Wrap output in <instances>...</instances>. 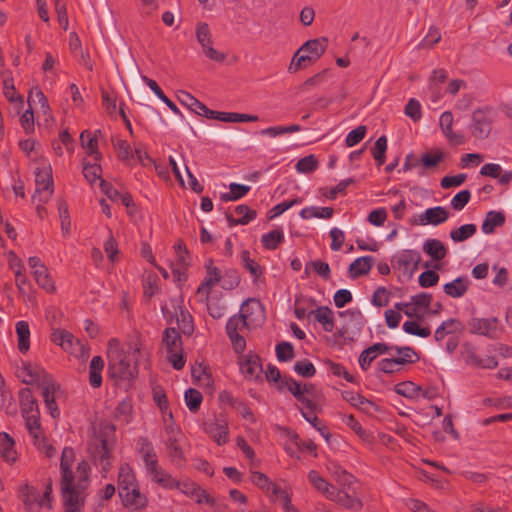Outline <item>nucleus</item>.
Wrapping results in <instances>:
<instances>
[{"label": "nucleus", "instance_id": "obj_35", "mask_svg": "<svg viewBox=\"0 0 512 512\" xmlns=\"http://www.w3.org/2000/svg\"><path fill=\"white\" fill-rule=\"evenodd\" d=\"M505 222V215L501 211H489L483 220L481 229L484 234H492L497 227Z\"/></svg>", "mask_w": 512, "mask_h": 512}, {"label": "nucleus", "instance_id": "obj_30", "mask_svg": "<svg viewBox=\"0 0 512 512\" xmlns=\"http://www.w3.org/2000/svg\"><path fill=\"white\" fill-rule=\"evenodd\" d=\"M15 442L13 438L6 432L0 433V456L9 463H13L17 459L15 450Z\"/></svg>", "mask_w": 512, "mask_h": 512}, {"label": "nucleus", "instance_id": "obj_5", "mask_svg": "<svg viewBox=\"0 0 512 512\" xmlns=\"http://www.w3.org/2000/svg\"><path fill=\"white\" fill-rule=\"evenodd\" d=\"M328 40L325 37L306 41L293 55L288 71L295 73L301 69L306 62H313L319 59L326 51Z\"/></svg>", "mask_w": 512, "mask_h": 512}, {"label": "nucleus", "instance_id": "obj_16", "mask_svg": "<svg viewBox=\"0 0 512 512\" xmlns=\"http://www.w3.org/2000/svg\"><path fill=\"white\" fill-rule=\"evenodd\" d=\"M245 328H248V324L245 322L241 314L232 316L226 324L227 334L232 342L234 350L237 353H242L246 346L244 338L240 335V332Z\"/></svg>", "mask_w": 512, "mask_h": 512}, {"label": "nucleus", "instance_id": "obj_61", "mask_svg": "<svg viewBox=\"0 0 512 512\" xmlns=\"http://www.w3.org/2000/svg\"><path fill=\"white\" fill-rule=\"evenodd\" d=\"M444 158V152L439 149L427 152L422 155L421 162L424 168L436 167Z\"/></svg>", "mask_w": 512, "mask_h": 512}, {"label": "nucleus", "instance_id": "obj_12", "mask_svg": "<svg viewBox=\"0 0 512 512\" xmlns=\"http://www.w3.org/2000/svg\"><path fill=\"white\" fill-rule=\"evenodd\" d=\"M88 452L93 461L101 466L104 473H107L112 466V455L109 443L107 440L95 437L88 446Z\"/></svg>", "mask_w": 512, "mask_h": 512}, {"label": "nucleus", "instance_id": "obj_51", "mask_svg": "<svg viewBox=\"0 0 512 512\" xmlns=\"http://www.w3.org/2000/svg\"><path fill=\"white\" fill-rule=\"evenodd\" d=\"M201 302H205L207 306L208 313L214 319H219L224 316L226 311V306L224 302L211 295L208 296V300H200Z\"/></svg>", "mask_w": 512, "mask_h": 512}, {"label": "nucleus", "instance_id": "obj_10", "mask_svg": "<svg viewBox=\"0 0 512 512\" xmlns=\"http://www.w3.org/2000/svg\"><path fill=\"white\" fill-rule=\"evenodd\" d=\"M137 451L145 463L148 475L157 483L166 472L158 466L157 455L152 443L147 438H139Z\"/></svg>", "mask_w": 512, "mask_h": 512}, {"label": "nucleus", "instance_id": "obj_32", "mask_svg": "<svg viewBox=\"0 0 512 512\" xmlns=\"http://www.w3.org/2000/svg\"><path fill=\"white\" fill-rule=\"evenodd\" d=\"M210 119H216L227 123H239L256 122L259 118L256 115L241 114L235 112H218L213 110V116H211Z\"/></svg>", "mask_w": 512, "mask_h": 512}, {"label": "nucleus", "instance_id": "obj_11", "mask_svg": "<svg viewBox=\"0 0 512 512\" xmlns=\"http://www.w3.org/2000/svg\"><path fill=\"white\" fill-rule=\"evenodd\" d=\"M468 329L472 334L494 339L501 335L503 326L496 317H474L468 322Z\"/></svg>", "mask_w": 512, "mask_h": 512}, {"label": "nucleus", "instance_id": "obj_45", "mask_svg": "<svg viewBox=\"0 0 512 512\" xmlns=\"http://www.w3.org/2000/svg\"><path fill=\"white\" fill-rule=\"evenodd\" d=\"M333 208L310 206L303 208L299 215L302 219L322 218L330 219L333 216Z\"/></svg>", "mask_w": 512, "mask_h": 512}, {"label": "nucleus", "instance_id": "obj_57", "mask_svg": "<svg viewBox=\"0 0 512 512\" xmlns=\"http://www.w3.org/2000/svg\"><path fill=\"white\" fill-rule=\"evenodd\" d=\"M44 401L55 399L59 385L50 376H45L40 384Z\"/></svg>", "mask_w": 512, "mask_h": 512}, {"label": "nucleus", "instance_id": "obj_19", "mask_svg": "<svg viewBox=\"0 0 512 512\" xmlns=\"http://www.w3.org/2000/svg\"><path fill=\"white\" fill-rule=\"evenodd\" d=\"M203 429L217 445L222 446L228 442L229 426L225 419L214 418L207 421L203 424Z\"/></svg>", "mask_w": 512, "mask_h": 512}, {"label": "nucleus", "instance_id": "obj_46", "mask_svg": "<svg viewBox=\"0 0 512 512\" xmlns=\"http://www.w3.org/2000/svg\"><path fill=\"white\" fill-rule=\"evenodd\" d=\"M16 334L18 338V349L21 352H27L30 347V328L26 321L16 323Z\"/></svg>", "mask_w": 512, "mask_h": 512}, {"label": "nucleus", "instance_id": "obj_42", "mask_svg": "<svg viewBox=\"0 0 512 512\" xmlns=\"http://www.w3.org/2000/svg\"><path fill=\"white\" fill-rule=\"evenodd\" d=\"M175 252H176V263L171 265L172 273L175 276V278L180 281L183 276L182 269L187 267L189 265L187 258L188 253L184 247H182L181 244L175 245Z\"/></svg>", "mask_w": 512, "mask_h": 512}, {"label": "nucleus", "instance_id": "obj_40", "mask_svg": "<svg viewBox=\"0 0 512 512\" xmlns=\"http://www.w3.org/2000/svg\"><path fill=\"white\" fill-rule=\"evenodd\" d=\"M374 263L372 256H362L355 259L349 266V272L352 277H358L367 274Z\"/></svg>", "mask_w": 512, "mask_h": 512}, {"label": "nucleus", "instance_id": "obj_54", "mask_svg": "<svg viewBox=\"0 0 512 512\" xmlns=\"http://www.w3.org/2000/svg\"><path fill=\"white\" fill-rule=\"evenodd\" d=\"M313 406L312 403L311 408H306L305 405L301 408V414L305 418L307 422H309L313 427H315L321 435L326 439V441L329 440L330 434L323 428L320 427V421L318 417L313 412Z\"/></svg>", "mask_w": 512, "mask_h": 512}, {"label": "nucleus", "instance_id": "obj_50", "mask_svg": "<svg viewBox=\"0 0 512 512\" xmlns=\"http://www.w3.org/2000/svg\"><path fill=\"white\" fill-rule=\"evenodd\" d=\"M477 231L475 224H465L456 229L451 230L450 238L454 242H463L471 238Z\"/></svg>", "mask_w": 512, "mask_h": 512}, {"label": "nucleus", "instance_id": "obj_59", "mask_svg": "<svg viewBox=\"0 0 512 512\" xmlns=\"http://www.w3.org/2000/svg\"><path fill=\"white\" fill-rule=\"evenodd\" d=\"M250 481L260 490H262L265 494L268 492L270 486L273 481L264 473L260 471H251L250 472Z\"/></svg>", "mask_w": 512, "mask_h": 512}, {"label": "nucleus", "instance_id": "obj_63", "mask_svg": "<svg viewBox=\"0 0 512 512\" xmlns=\"http://www.w3.org/2000/svg\"><path fill=\"white\" fill-rule=\"evenodd\" d=\"M404 113L412 121H420L422 118V106L420 102L414 98L410 99L405 106Z\"/></svg>", "mask_w": 512, "mask_h": 512}, {"label": "nucleus", "instance_id": "obj_49", "mask_svg": "<svg viewBox=\"0 0 512 512\" xmlns=\"http://www.w3.org/2000/svg\"><path fill=\"white\" fill-rule=\"evenodd\" d=\"M28 103L31 107L33 104H38L40 109L42 110L44 115H49L50 107L48 104V100L44 93L41 91L39 87H33L28 95Z\"/></svg>", "mask_w": 512, "mask_h": 512}, {"label": "nucleus", "instance_id": "obj_39", "mask_svg": "<svg viewBox=\"0 0 512 512\" xmlns=\"http://www.w3.org/2000/svg\"><path fill=\"white\" fill-rule=\"evenodd\" d=\"M423 251L436 261L442 260L447 254V248L438 239L426 240L423 245Z\"/></svg>", "mask_w": 512, "mask_h": 512}, {"label": "nucleus", "instance_id": "obj_44", "mask_svg": "<svg viewBox=\"0 0 512 512\" xmlns=\"http://www.w3.org/2000/svg\"><path fill=\"white\" fill-rule=\"evenodd\" d=\"M163 345L168 352L182 351L181 337L175 328H167L164 331Z\"/></svg>", "mask_w": 512, "mask_h": 512}, {"label": "nucleus", "instance_id": "obj_20", "mask_svg": "<svg viewBox=\"0 0 512 512\" xmlns=\"http://www.w3.org/2000/svg\"><path fill=\"white\" fill-rule=\"evenodd\" d=\"M123 505L131 511H138L147 505V498L139 490L138 485L119 491Z\"/></svg>", "mask_w": 512, "mask_h": 512}, {"label": "nucleus", "instance_id": "obj_9", "mask_svg": "<svg viewBox=\"0 0 512 512\" xmlns=\"http://www.w3.org/2000/svg\"><path fill=\"white\" fill-rule=\"evenodd\" d=\"M25 420L26 429L30 437L32 438V442L34 446L46 455L48 458H51L55 455V448L48 442L47 438L44 435L43 429L40 424V415H29L23 417Z\"/></svg>", "mask_w": 512, "mask_h": 512}, {"label": "nucleus", "instance_id": "obj_31", "mask_svg": "<svg viewBox=\"0 0 512 512\" xmlns=\"http://www.w3.org/2000/svg\"><path fill=\"white\" fill-rule=\"evenodd\" d=\"M470 281L466 277H458L453 281L446 283L443 287L444 292L452 298H460L467 292Z\"/></svg>", "mask_w": 512, "mask_h": 512}, {"label": "nucleus", "instance_id": "obj_13", "mask_svg": "<svg viewBox=\"0 0 512 512\" xmlns=\"http://www.w3.org/2000/svg\"><path fill=\"white\" fill-rule=\"evenodd\" d=\"M265 495L270 501L278 503L285 512H299L291 502L292 489L285 481L273 482Z\"/></svg>", "mask_w": 512, "mask_h": 512}, {"label": "nucleus", "instance_id": "obj_22", "mask_svg": "<svg viewBox=\"0 0 512 512\" xmlns=\"http://www.w3.org/2000/svg\"><path fill=\"white\" fill-rule=\"evenodd\" d=\"M448 217L449 215L446 208L442 206H436L428 208L423 213L419 214L417 224L422 226H437L447 221Z\"/></svg>", "mask_w": 512, "mask_h": 512}, {"label": "nucleus", "instance_id": "obj_24", "mask_svg": "<svg viewBox=\"0 0 512 512\" xmlns=\"http://www.w3.org/2000/svg\"><path fill=\"white\" fill-rule=\"evenodd\" d=\"M157 483L165 488H169V489L176 488V489L180 490L183 494L190 496V497H193L197 488L199 487L194 482L189 481V480H183V481L175 480L167 472L159 479V481Z\"/></svg>", "mask_w": 512, "mask_h": 512}, {"label": "nucleus", "instance_id": "obj_29", "mask_svg": "<svg viewBox=\"0 0 512 512\" xmlns=\"http://www.w3.org/2000/svg\"><path fill=\"white\" fill-rule=\"evenodd\" d=\"M316 322L321 324L326 332H332L334 329V314L327 306L318 307L309 312Z\"/></svg>", "mask_w": 512, "mask_h": 512}, {"label": "nucleus", "instance_id": "obj_62", "mask_svg": "<svg viewBox=\"0 0 512 512\" xmlns=\"http://www.w3.org/2000/svg\"><path fill=\"white\" fill-rule=\"evenodd\" d=\"M403 330L411 335L427 338L431 335V330L428 327H421L416 321H406L403 324Z\"/></svg>", "mask_w": 512, "mask_h": 512}, {"label": "nucleus", "instance_id": "obj_37", "mask_svg": "<svg viewBox=\"0 0 512 512\" xmlns=\"http://www.w3.org/2000/svg\"><path fill=\"white\" fill-rule=\"evenodd\" d=\"M234 214L236 218H233L232 215H227L231 225H246L256 217V212L246 205H238L234 210Z\"/></svg>", "mask_w": 512, "mask_h": 512}, {"label": "nucleus", "instance_id": "obj_25", "mask_svg": "<svg viewBox=\"0 0 512 512\" xmlns=\"http://www.w3.org/2000/svg\"><path fill=\"white\" fill-rule=\"evenodd\" d=\"M178 100L182 105L187 107L190 111L210 119L213 116V110H210L204 103L200 102L193 95L186 91H180Z\"/></svg>", "mask_w": 512, "mask_h": 512}, {"label": "nucleus", "instance_id": "obj_8", "mask_svg": "<svg viewBox=\"0 0 512 512\" xmlns=\"http://www.w3.org/2000/svg\"><path fill=\"white\" fill-rule=\"evenodd\" d=\"M51 340L75 358L85 360L89 355L85 344L79 339H76L73 334L67 330L57 329L53 331Z\"/></svg>", "mask_w": 512, "mask_h": 512}, {"label": "nucleus", "instance_id": "obj_3", "mask_svg": "<svg viewBox=\"0 0 512 512\" xmlns=\"http://www.w3.org/2000/svg\"><path fill=\"white\" fill-rule=\"evenodd\" d=\"M307 478L311 486L322 494L326 499L335 502L347 510H360L362 502L354 493L350 494L343 489H337L336 486L328 482L318 471L310 470Z\"/></svg>", "mask_w": 512, "mask_h": 512}, {"label": "nucleus", "instance_id": "obj_17", "mask_svg": "<svg viewBox=\"0 0 512 512\" xmlns=\"http://www.w3.org/2000/svg\"><path fill=\"white\" fill-rule=\"evenodd\" d=\"M240 314L248 324V329L261 325L265 319L264 308L256 299L247 300L242 305Z\"/></svg>", "mask_w": 512, "mask_h": 512}, {"label": "nucleus", "instance_id": "obj_6", "mask_svg": "<svg viewBox=\"0 0 512 512\" xmlns=\"http://www.w3.org/2000/svg\"><path fill=\"white\" fill-rule=\"evenodd\" d=\"M51 491V482L47 484L45 491H41L28 484H24L23 486L20 487L18 495L25 511L42 512L44 509L51 508Z\"/></svg>", "mask_w": 512, "mask_h": 512}, {"label": "nucleus", "instance_id": "obj_55", "mask_svg": "<svg viewBox=\"0 0 512 512\" xmlns=\"http://www.w3.org/2000/svg\"><path fill=\"white\" fill-rule=\"evenodd\" d=\"M393 359L397 360L400 365H404L406 363H411L414 361V357L416 356L414 350L410 347H398L394 346L392 349Z\"/></svg>", "mask_w": 512, "mask_h": 512}, {"label": "nucleus", "instance_id": "obj_7", "mask_svg": "<svg viewBox=\"0 0 512 512\" xmlns=\"http://www.w3.org/2000/svg\"><path fill=\"white\" fill-rule=\"evenodd\" d=\"M162 312L169 322H176L178 329L184 334L193 332L192 317L184 306V300L181 297L170 299L162 306Z\"/></svg>", "mask_w": 512, "mask_h": 512}, {"label": "nucleus", "instance_id": "obj_43", "mask_svg": "<svg viewBox=\"0 0 512 512\" xmlns=\"http://www.w3.org/2000/svg\"><path fill=\"white\" fill-rule=\"evenodd\" d=\"M394 390L398 395H401L405 398L411 400L420 399L421 386L415 384L414 382L405 381L398 383L395 385Z\"/></svg>", "mask_w": 512, "mask_h": 512}, {"label": "nucleus", "instance_id": "obj_27", "mask_svg": "<svg viewBox=\"0 0 512 512\" xmlns=\"http://www.w3.org/2000/svg\"><path fill=\"white\" fill-rule=\"evenodd\" d=\"M191 375L194 382L200 387L213 390L214 381L209 368L203 363H195L191 369Z\"/></svg>", "mask_w": 512, "mask_h": 512}, {"label": "nucleus", "instance_id": "obj_36", "mask_svg": "<svg viewBox=\"0 0 512 512\" xmlns=\"http://www.w3.org/2000/svg\"><path fill=\"white\" fill-rule=\"evenodd\" d=\"M80 142L82 148L88 155L92 156L95 160L100 158V153L98 151V139L95 134L88 130L83 131L80 134Z\"/></svg>", "mask_w": 512, "mask_h": 512}, {"label": "nucleus", "instance_id": "obj_52", "mask_svg": "<svg viewBox=\"0 0 512 512\" xmlns=\"http://www.w3.org/2000/svg\"><path fill=\"white\" fill-rule=\"evenodd\" d=\"M230 191L227 193L222 194L221 199L224 201H236L242 197H244L249 191L250 186L238 184V183H231L229 185Z\"/></svg>", "mask_w": 512, "mask_h": 512}, {"label": "nucleus", "instance_id": "obj_56", "mask_svg": "<svg viewBox=\"0 0 512 512\" xmlns=\"http://www.w3.org/2000/svg\"><path fill=\"white\" fill-rule=\"evenodd\" d=\"M184 400L187 408L191 412H196L202 403L203 397L198 390L189 388L185 391Z\"/></svg>", "mask_w": 512, "mask_h": 512}, {"label": "nucleus", "instance_id": "obj_26", "mask_svg": "<svg viewBox=\"0 0 512 512\" xmlns=\"http://www.w3.org/2000/svg\"><path fill=\"white\" fill-rule=\"evenodd\" d=\"M453 122V114L450 111H445L440 115L439 126L442 133L450 143L460 145L464 142V136L452 130Z\"/></svg>", "mask_w": 512, "mask_h": 512}, {"label": "nucleus", "instance_id": "obj_47", "mask_svg": "<svg viewBox=\"0 0 512 512\" xmlns=\"http://www.w3.org/2000/svg\"><path fill=\"white\" fill-rule=\"evenodd\" d=\"M461 330V324L456 319H448L436 329L434 337L435 340L440 342L442 341L447 335L457 333Z\"/></svg>", "mask_w": 512, "mask_h": 512}, {"label": "nucleus", "instance_id": "obj_2", "mask_svg": "<svg viewBox=\"0 0 512 512\" xmlns=\"http://www.w3.org/2000/svg\"><path fill=\"white\" fill-rule=\"evenodd\" d=\"M145 347L139 336L128 342L127 353L123 351L117 339L112 338L107 344L108 373L117 380H131L138 372V359L143 356Z\"/></svg>", "mask_w": 512, "mask_h": 512}, {"label": "nucleus", "instance_id": "obj_48", "mask_svg": "<svg viewBox=\"0 0 512 512\" xmlns=\"http://www.w3.org/2000/svg\"><path fill=\"white\" fill-rule=\"evenodd\" d=\"M36 283L48 293H54L56 287L46 267L33 271Z\"/></svg>", "mask_w": 512, "mask_h": 512}, {"label": "nucleus", "instance_id": "obj_23", "mask_svg": "<svg viewBox=\"0 0 512 512\" xmlns=\"http://www.w3.org/2000/svg\"><path fill=\"white\" fill-rule=\"evenodd\" d=\"M241 373L249 380L257 379L262 372L260 358L257 355H243L239 358Z\"/></svg>", "mask_w": 512, "mask_h": 512}, {"label": "nucleus", "instance_id": "obj_28", "mask_svg": "<svg viewBox=\"0 0 512 512\" xmlns=\"http://www.w3.org/2000/svg\"><path fill=\"white\" fill-rule=\"evenodd\" d=\"M285 385L283 388H286L289 392L293 394V396L302 404L305 405L306 408H311L312 401L307 399L306 393H308L309 389L306 384H301L296 382L293 379H285Z\"/></svg>", "mask_w": 512, "mask_h": 512}, {"label": "nucleus", "instance_id": "obj_18", "mask_svg": "<svg viewBox=\"0 0 512 512\" xmlns=\"http://www.w3.org/2000/svg\"><path fill=\"white\" fill-rule=\"evenodd\" d=\"M420 259L421 256L418 251L405 249L399 251L394 256V263L399 268V270L403 271L404 275H406L408 278H411L418 268Z\"/></svg>", "mask_w": 512, "mask_h": 512}, {"label": "nucleus", "instance_id": "obj_34", "mask_svg": "<svg viewBox=\"0 0 512 512\" xmlns=\"http://www.w3.org/2000/svg\"><path fill=\"white\" fill-rule=\"evenodd\" d=\"M19 398L23 417L39 414L37 402L29 389H22Z\"/></svg>", "mask_w": 512, "mask_h": 512}, {"label": "nucleus", "instance_id": "obj_53", "mask_svg": "<svg viewBox=\"0 0 512 512\" xmlns=\"http://www.w3.org/2000/svg\"><path fill=\"white\" fill-rule=\"evenodd\" d=\"M284 240L282 230H273L262 235L261 242L266 249L274 250Z\"/></svg>", "mask_w": 512, "mask_h": 512}, {"label": "nucleus", "instance_id": "obj_38", "mask_svg": "<svg viewBox=\"0 0 512 512\" xmlns=\"http://www.w3.org/2000/svg\"><path fill=\"white\" fill-rule=\"evenodd\" d=\"M104 361L100 356H94L89 365V383L92 387L98 388L102 384V370Z\"/></svg>", "mask_w": 512, "mask_h": 512}, {"label": "nucleus", "instance_id": "obj_21", "mask_svg": "<svg viewBox=\"0 0 512 512\" xmlns=\"http://www.w3.org/2000/svg\"><path fill=\"white\" fill-rule=\"evenodd\" d=\"M491 131V119L483 110H476L472 116L471 133L477 139H485Z\"/></svg>", "mask_w": 512, "mask_h": 512}, {"label": "nucleus", "instance_id": "obj_41", "mask_svg": "<svg viewBox=\"0 0 512 512\" xmlns=\"http://www.w3.org/2000/svg\"><path fill=\"white\" fill-rule=\"evenodd\" d=\"M138 485L133 469L128 464H122L118 472L119 491Z\"/></svg>", "mask_w": 512, "mask_h": 512}, {"label": "nucleus", "instance_id": "obj_60", "mask_svg": "<svg viewBox=\"0 0 512 512\" xmlns=\"http://www.w3.org/2000/svg\"><path fill=\"white\" fill-rule=\"evenodd\" d=\"M318 166L317 159L314 155H308L306 157L301 158L295 168L298 173L301 174H308L312 173L314 170H316Z\"/></svg>", "mask_w": 512, "mask_h": 512}, {"label": "nucleus", "instance_id": "obj_1", "mask_svg": "<svg viewBox=\"0 0 512 512\" xmlns=\"http://www.w3.org/2000/svg\"><path fill=\"white\" fill-rule=\"evenodd\" d=\"M91 468L85 459L76 460L73 448L65 447L60 459V488L67 512H79L90 486Z\"/></svg>", "mask_w": 512, "mask_h": 512}, {"label": "nucleus", "instance_id": "obj_58", "mask_svg": "<svg viewBox=\"0 0 512 512\" xmlns=\"http://www.w3.org/2000/svg\"><path fill=\"white\" fill-rule=\"evenodd\" d=\"M387 150V138L386 136L379 137L372 149V155L378 166H381L385 162V153Z\"/></svg>", "mask_w": 512, "mask_h": 512}, {"label": "nucleus", "instance_id": "obj_33", "mask_svg": "<svg viewBox=\"0 0 512 512\" xmlns=\"http://www.w3.org/2000/svg\"><path fill=\"white\" fill-rule=\"evenodd\" d=\"M465 362L469 366L482 369H494L498 366V361L493 356L480 357L473 351H468L465 355Z\"/></svg>", "mask_w": 512, "mask_h": 512}, {"label": "nucleus", "instance_id": "obj_4", "mask_svg": "<svg viewBox=\"0 0 512 512\" xmlns=\"http://www.w3.org/2000/svg\"><path fill=\"white\" fill-rule=\"evenodd\" d=\"M35 164V193L33 200L37 198L41 203H47L54 191L53 178H52V167L49 161L42 157L36 156L33 159Z\"/></svg>", "mask_w": 512, "mask_h": 512}, {"label": "nucleus", "instance_id": "obj_64", "mask_svg": "<svg viewBox=\"0 0 512 512\" xmlns=\"http://www.w3.org/2000/svg\"><path fill=\"white\" fill-rule=\"evenodd\" d=\"M343 422L350 427L362 440L369 441L370 434L360 425L353 415H344Z\"/></svg>", "mask_w": 512, "mask_h": 512}, {"label": "nucleus", "instance_id": "obj_14", "mask_svg": "<svg viewBox=\"0 0 512 512\" xmlns=\"http://www.w3.org/2000/svg\"><path fill=\"white\" fill-rule=\"evenodd\" d=\"M196 39L202 47L203 53L209 59L215 62H223L226 59V55L212 46V35L210 28L207 23L200 22L196 26Z\"/></svg>", "mask_w": 512, "mask_h": 512}, {"label": "nucleus", "instance_id": "obj_15", "mask_svg": "<svg viewBox=\"0 0 512 512\" xmlns=\"http://www.w3.org/2000/svg\"><path fill=\"white\" fill-rule=\"evenodd\" d=\"M206 276L197 289V297L199 300H208V296L211 295L212 290L221 280L219 269L214 265L211 259L205 263Z\"/></svg>", "mask_w": 512, "mask_h": 512}]
</instances>
